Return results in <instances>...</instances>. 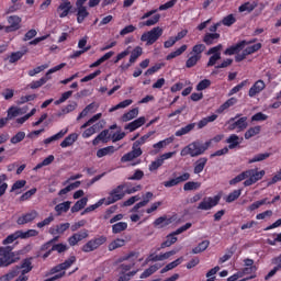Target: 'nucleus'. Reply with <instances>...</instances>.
Here are the masks:
<instances>
[{
	"mask_svg": "<svg viewBox=\"0 0 281 281\" xmlns=\"http://www.w3.org/2000/svg\"><path fill=\"white\" fill-rule=\"evenodd\" d=\"M212 146V140H206L204 144H201L199 142H193L181 149L180 156L181 157H199L201 155L205 154V150Z\"/></svg>",
	"mask_w": 281,
	"mask_h": 281,
	"instance_id": "nucleus-1",
	"label": "nucleus"
},
{
	"mask_svg": "<svg viewBox=\"0 0 281 281\" xmlns=\"http://www.w3.org/2000/svg\"><path fill=\"white\" fill-rule=\"evenodd\" d=\"M226 124L228 125V131H236V133H243V131L247 130V126H249L247 116H243V114H236L234 117H231Z\"/></svg>",
	"mask_w": 281,
	"mask_h": 281,
	"instance_id": "nucleus-2",
	"label": "nucleus"
},
{
	"mask_svg": "<svg viewBox=\"0 0 281 281\" xmlns=\"http://www.w3.org/2000/svg\"><path fill=\"white\" fill-rule=\"evenodd\" d=\"M164 34V29L156 26L150 31H147L142 34L140 41L142 43H146L147 46L155 45L159 38H161Z\"/></svg>",
	"mask_w": 281,
	"mask_h": 281,
	"instance_id": "nucleus-3",
	"label": "nucleus"
},
{
	"mask_svg": "<svg viewBox=\"0 0 281 281\" xmlns=\"http://www.w3.org/2000/svg\"><path fill=\"white\" fill-rule=\"evenodd\" d=\"M128 187V182H123L122 184H119L116 188H114L105 202V205H113V203H117V201H122L124 196H126V191H124L125 188Z\"/></svg>",
	"mask_w": 281,
	"mask_h": 281,
	"instance_id": "nucleus-4",
	"label": "nucleus"
},
{
	"mask_svg": "<svg viewBox=\"0 0 281 281\" xmlns=\"http://www.w3.org/2000/svg\"><path fill=\"white\" fill-rule=\"evenodd\" d=\"M0 260L3 262V267H10L21 259V256L16 251H12V248H0Z\"/></svg>",
	"mask_w": 281,
	"mask_h": 281,
	"instance_id": "nucleus-5",
	"label": "nucleus"
},
{
	"mask_svg": "<svg viewBox=\"0 0 281 281\" xmlns=\"http://www.w3.org/2000/svg\"><path fill=\"white\" fill-rule=\"evenodd\" d=\"M158 10L157 9H153L150 11H147L146 13H144L140 18L142 21L148 19L145 22H142L140 25L143 27H153V25H157V23L160 21L161 19V14L157 13ZM151 16V18H150Z\"/></svg>",
	"mask_w": 281,
	"mask_h": 281,
	"instance_id": "nucleus-6",
	"label": "nucleus"
},
{
	"mask_svg": "<svg viewBox=\"0 0 281 281\" xmlns=\"http://www.w3.org/2000/svg\"><path fill=\"white\" fill-rule=\"evenodd\" d=\"M190 227H192V223H187L180 226L178 229L166 237V240L161 244V247H172V245L177 243V236H179V234H183V232H188Z\"/></svg>",
	"mask_w": 281,
	"mask_h": 281,
	"instance_id": "nucleus-7",
	"label": "nucleus"
},
{
	"mask_svg": "<svg viewBox=\"0 0 281 281\" xmlns=\"http://www.w3.org/2000/svg\"><path fill=\"white\" fill-rule=\"evenodd\" d=\"M265 170L258 171V169H249L246 170V180L244 181L245 188H249V186H254V183H258L262 177H265Z\"/></svg>",
	"mask_w": 281,
	"mask_h": 281,
	"instance_id": "nucleus-8",
	"label": "nucleus"
},
{
	"mask_svg": "<svg viewBox=\"0 0 281 281\" xmlns=\"http://www.w3.org/2000/svg\"><path fill=\"white\" fill-rule=\"evenodd\" d=\"M221 203V194H217L215 196H206L201 201L198 205V210H212V207H216Z\"/></svg>",
	"mask_w": 281,
	"mask_h": 281,
	"instance_id": "nucleus-9",
	"label": "nucleus"
},
{
	"mask_svg": "<svg viewBox=\"0 0 281 281\" xmlns=\"http://www.w3.org/2000/svg\"><path fill=\"white\" fill-rule=\"evenodd\" d=\"M74 10V4L69 0H61L60 4L57 8V14L59 19H65L69 16V13Z\"/></svg>",
	"mask_w": 281,
	"mask_h": 281,
	"instance_id": "nucleus-10",
	"label": "nucleus"
},
{
	"mask_svg": "<svg viewBox=\"0 0 281 281\" xmlns=\"http://www.w3.org/2000/svg\"><path fill=\"white\" fill-rule=\"evenodd\" d=\"M85 238H89V231L82 229L78 233H75L72 236L68 238V243L70 247H76L78 243L85 240Z\"/></svg>",
	"mask_w": 281,
	"mask_h": 281,
	"instance_id": "nucleus-11",
	"label": "nucleus"
},
{
	"mask_svg": "<svg viewBox=\"0 0 281 281\" xmlns=\"http://www.w3.org/2000/svg\"><path fill=\"white\" fill-rule=\"evenodd\" d=\"M9 26H5V32H16L21 30V16L19 15H11L7 19Z\"/></svg>",
	"mask_w": 281,
	"mask_h": 281,
	"instance_id": "nucleus-12",
	"label": "nucleus"
},
{
	"mask_svg": "<svg viewBox=\"0 0 281 281\" xmlns=\"http://www.w3.org/2000/svg\"><path fill=\"white\" fill-rule=\"evenodd\" d=\"M142 155H143L142 148H136L133 145L132 150L127 154H124L121 157V164H127V161H133V159H137V157H142Z\"/></svg>",
	"mask_w": 281,
	"mask_h": 281,
	"instance_id": "nucleus-13",
	"label": "nucleus"
},
{
	"mask_svg": "<svg viewBox=\"0 0 281 281\" xmlns=\"http://www.w3.org/2000/svg\"><path fill=\"white\" fill-rule=\"evenodd\" d=\"M247 47V41L243 40L238 42L235 45H232L231 47L226 48L224 50L225 56H234V54H240V52L244 50V48Z\"/></svg>",
	"mask_w": 281,
	"mask_h": 281,
	"instance_id": "nucleus-14",
	"label": "nucleus"
},
{
	"mask_svg": "<svg viewBox=\"0 0 281 281\" xmlns=\"http://www.w3.org/2000/svg\"><path fill=\"white\" fill-rule=\"evenodd\" d=\"M190 179V173L189 172H184L181 176L177 177V178H172L168 181L164 182L165 188H175V186H179V183H183L186 181H189Z\"/></svg>",
	"mask_w": 281,
	"mask_h": 281,
	"instance_id": "nucleus-15",
	"label": "nucleus"
},
{
	"mask_svg": "<svg viewBox=\"0 0 281 281\" xmlns=\"http://www.w3.org/2000/svg\"><path fill=\"white\" fill-rule=\"evenodd\" d=\"M35 218H38V212L36 210H32L31 212L20 216L16 220V223L18 225H27V223H32Z\"/></svg>",
	"mask_w": 281,
	"mask_h": 281,
	"instance_id": "nucleus-16",
	"label": "nucleus"
},
{
	"mask_svg": "<svg viewBox=\"0 0 281 281\" xmlns=\"http://www.w3.org/2000/svg\"><path fill=\"white\" fill-rule=\"evenodd\" d=\"M266 87L267 85L262 79L257 80L248 91L249 98H256L258 93H260L261 91H265Z\"/></svg>",
	"mask_w": 281,
	"mask_h": 281,
	"instance_id": "nucleus-17",
	"label": "nucleus"
},
{
	"mask_svg": "<svg viewBox=\"0 0 281 281\" xmlns=\"http://www.w3.org/2000/svg\"><path fill=\"white\" fill-rule=\"evenodd\" d=\"M145 124H146V117L139 116L138 119L125 125V131H130V133H133L137 131V128H142V126H144Z\"/></svg>",
	"mask_w": 281,
	"mask_h": 281,
	"instance_id": "nucleus-18",
	"label": "nucleus"
},
{
	"mask_svg": "<svg viewBox=\"0 0 281 281\" xmlns=\"http://www.w3.org/2000/svg\"><path fill=\"white\" fill-rule=\"evenodd\" d=\"M220 40V33H205L202 38V42L210 47V45H216V43H218Z\"/></svg>",
	"mask_w": 281,
	"mask_h": 281,
	"instance_id": "nucleus-19",
	"label": "nucleus"
},
{
	"mask_svg": "<svg viewBox=\"0 0 281 281\" xmlns=\"http://www.w3.org/2000/svg\"><path fill=\"white\" fill-rule=\"evenodd\" d=\"M22 269V276H25V273H30L32 270V259H24L21 266H15L13 268V271H18V276L21 273Z\"/></svg>",
	"mask_w": 281,
	"mask_h": 281,
	"instance_id": "nucleus-20",
	"label": "nucleus"
},
{
	"mask_svg": "<svg viewBox=\"0 0 281 281\" xmlns=\"http://www.w3.org/2000/svg\"><path fill=\"white\" fill-rule=\"evenodd\" d=\"M175 254H177V250L167 251V252L160 254V255L151 254L148 257V260L151 262H159L161 260H168V258H170L171 256H175Z\"/></svg>",
	"mask_w": 281,
	"mask_h": 281,
	"instance_id": "nucleus-21",
	"label": "nucleus"
},
{
	"mask_svg": "<svg viewBox=\"0 0 281 281\" xmlns=\"http://www.w3.org/2000/svg\"><path fill=\"white\" fill-rule=\"evenodd\" d=\"M101 128H104L102 121H100L97 124L92 125L91 127L87 128L82 133L83 139H89V137H91V135H95V133H98V131H100Z\"/></svg>",
	"mask_w": 281,
	"mask_h": 281,
	"instance_id": "nucleus-22",
	"label": "nucleus"
},
{
	"mask_svg": "<svg viewBox=\"0 0 281 281\" xmlns=\"http://www.w3.org/2000/svg\"><path fill=\"white\" fill-rule=\"evenodd\" d=\"M205 166H207V157H201L199 158L193 166V172L194 175H201L203 170H205Z\"/></svg>",
	"mask_w": 281,
	"mask_h": 281,
	"instance_id": "nucleus-23",
	"label": "nucleus"
},
{
	"mask_svg": "<svg viewBox=\"0 0 281 281\" xmlns=\"http://www.w3.org/2000/svg\"><path fill=\"white\" fill-rule=\"evenodd\" d=\"M27 52H29L27 47H24L21 50L11 53V55L9 56L10 65H14V63H19V60H21V58H23L25 54H27Z\"/></svg>",
	"mask_w": 281,
	"mask_h": 281,
	"instance_id": "nucleus-24",
	"label": "nucleus"
},
{
	"mask_svg": "<svg viewBox=\"0 0 281 281\" xmlns=\"http://www.w3.org/2000/svg\"><path fill=\"white\" fill-rule=\"evenodd\" d=\"M66 133H69V130L68 128H63L57 134H55V135H53L48 138H45L43 140V143L45 144V146H49V144H52V142H58V139H63V137H65Z\"/></svg>",
	"mask_w": 281,
	"mask_h": 281,
	"instance_id": "nucleus-25",
	"label": "nucleus"
},
{
	"mask_svg": "<svg viewBox=\"0 0 281 281\" xmlns=\"http://www.w3.org/2000/svg\"><path fill=\"white\" fill-rule=\"evenodd\" d=\"M76 142H78V133H71L60 143V147L69 148V146H74Z\"/></svg>",
	"mask_w": 281,
	"mask_h": 281,
	"instance_id": "nucleus-26",
	"label": "nucleus"
},
{
	"mask_svg": "<svg viewBox=\"0 0 281 281\" xmlns=\"http://www.w3.org/2000/svg\"><path fill=\"white\" fill-rule=\"evenodd\" d=\"M196 127V123H189L188 125L181 127L180 130H177L175 133L176 137H183V135H188L189 133H192L194 128Z\"/></svg>",
	"mask_w": 281,
	"mask_h": 281,
	"instance_id": "nucleus-27",
	"label": "nucleus"
},
{
	"mask_svg": "<svg viewBox=\"0 0 281 281\" xmlns=\"http://www.w3.org/2000/svg\"><path fill=\"white\" fill-rule=\"evenodd\" d=\"M216 120H218V115L212 114L210 116H205V117L201 119L195 125H198L199 131H201V128H205V126H207V124H210L212 122H216Z\"/></svg>",
	"mask_w": 281,
	"mask_h": 281,
	"instance_id": "nucleus-28",
	"label": "nucleus"
},
{
	"mask_svg": "<svg viewBox=\"0 0 281 281\" xmlns=\"http://www.w3.org/2000/svg\"><path fill=\"white\" fill-rule=\"evenodd\" d=\"M106 243V236L99 235L94 237L93 239L89 240L85 247H100Z\"/></svg>",
	"mask_w": 281,
	"mask_h": 281,
	"instance_id": "nucleus-29",
	"label": "nucleus"
},
{
	"mask_svg": "<svg viewBox=\"0 0 281 281\" xmlns=\"http://www.w3.org/2000/svg\"><path fill=\"white\" fill-rule=\"evenodd\" d=\"M87 203H89V198H81L78 200L71 207V213L76 214V212H80V210H85L87 207Z\"/></svg>",
	"mask_w": 281,
	"mask_h": 281,
	"instance_id": "nucleus-30",
	"label": "nucleus"
},
{
	"mask_svg": "<svg viewBox=\"0 0 281 281\" xmlns=\"http://www.w3.org/2000/svg\"><path fill=\"white\" fill-rule=\"evenodd\" d=\"M89 16V11H87V7L77 5V23H85V19Z\"/></svg>",
	"mask_w": 281,
	"mask_h": 281,
	"instance_id": "nucleus-31",
	"label": "nucleus"
},
{
	"mask_svg": "<svg viewBox=\"0 0 281 281\" xmlns=\"http://www.w3.org/2000/svg\"><path fill=\"white\" fill-rule=\"evenodd\" d=\"M114 55H115V52H113V50L105 53L101 58H99L97 61H94L90 65V69L100 67V65H102V63H106V60H109Z\"/></svg>",
	"mask_w": 281,
	"mask_h": 281,
	"instance_id": "nucleus-32",
	"label": "nucleus"
},
{
	"mask_svg": "<svg viewBox=\"0 0 281 281\" xmlns=\"http://www.w3.org/2000/svg\"><path fill=\"white\" fill-rule=\"evenodd\" d=\"M237 102H238V99H236L234 97L226 100L222 105H220V108L216 110V113L221 114V113L227 111V109L234 106V104H236Z\"/></svg>",
	"mask_w": 281,
	"mask_h": 281,
	"instance_id": "nucleus-33",
	"label": "nucleus"
},
{
	"mask_svg": "<svg viewBox=\"0 0 281 281\" xmlns=\"http://www.w3.org/2000/svg\"><path fill=\"white\" fill-rule=\"evenodd\" d=\"M104 201H106V199H100L97 203L87 206L82 212H81V216H85V214H89L91 212H94V210H98V207H102V205H104Z\"/></svg>",
	"mask_w": 281,
	"mask_h": 281,
	"instance_id": "nucleus-34",
	"label": "nucleus"
},
{
	"mask_svg": "<svg viewBox=\"0 0 281 281\" xmlns=\"http://www.w3.org/2000/svg\"><path fill=\"white\" fill-rule=\"evenodd\" d=\"M260 131H262V127L260 125L250 127L246 131L244 134L245 139H251V137H256V135H260Z\"/></svg>",
	"mask_w": 281,
	"mask_h": 281,
	"instance_id": "nucleus-35",
	"label": "nucleus"
},
{
	"mask_svg": "<svg viewBox=\"0 0 281 281\" xmlns=\"http://www.w3.org/2000/svg\"><path fill=\"white\" fill-rule=\"evenodd\" d=\"M70 207H71V201H66V202L57 204L55 206L57 216H60V214H63V212H65V213L69 212Z\"/></svg>",
	"mask_w": 281,
	"mask_h": 281,
	"instance_id": "nucleus-36",
	"label": "nucleus"
},
{
	"mask_svg": "<svg viewBox=\"0 0 281 281\" xmlns=\"http://www.w3.org/2000/svg\"><path fill=\"white\" fill-rule=\"evenodd\" d=\"M115 146H108V147H103V148H100L98 151H97V157L99 159H102V157H106V155H113V153H115Z\"/></svg>",
	"mask_w": 281,
	"mask_h": 281,
	"instance_id": "nucleus-37",
	"label": "nucleus"
},
{
	"mask_svg": "<svg viewBox=\"0 0 281 281\" xmlns=\"http://www.w3.org/2000/svg\"><path fill=\"white\" fill-rule=\"evenodd\" d=\"M183 262V257L176 259L175 261L168 263L165 268L161 269L160 273H168V271H172V269L179 267Z\"/></svg>",
	"mask_w": 281,
	"mask_h": 281,
	"instance_id": "nucleus-38",
	"label": "nucleus"
},
{
	"mask_svg": "<svg viewBox=\"0 0 281 281\" xmlns=\"http://www.w3.org/2000/svg\"><path fill=\"white\" fill-rule=\"evenodd\" d=\"M137 115H139V109L134 108V109L130 110L127 113L123 114L122 121L131 122V120H135V117H137Z\"/></svg>",
	"mask_w": 281,
	"mask_h": 281,
	"instance_id": "nucleus-39",
	"label": "nucleus"
},
{
	"mask_svg": "<svg viewBox=\"0 0 281 281\" xmlns=\"http://www.w3.org/2000/svg\"><path fill=\"white\" fill-rule=\"evenodd\" d=\"M238 139H239L238 135L232 134V135L226 139V144H229L227 148H228L229 150H234V148H236L237 146L240 145V142H239Z\"/></svg>",
	"mask_w": 281,
	"mask_h": 281,
	"instance_id": "nucleus-40",
	"label": "nucleus"
},
{
	"mask_svg": "<svg viewBox=\"0 0 281 281\" xmlns=\"http://www.w3.org/2000/svg\"><path fill=\"white\" fill-rule=\"evenodd\" d=\"M130 63H136L137 58L144 54V49L140 46H136L132 52L130 50Z\"/></svg>",
	"mask_w": 281,
	"mask_h": 281,
	"instance_id": "nucleus-41",
	"label": "nucleus"
},
{
	"mask_svg": "<svg viewBox=\"0 0 281 281\" xmlns=\"http://www.w3.org/2000/svg\"><path fill=\"white\" fill-rule=\"evenodd\" d=\"M151 135H155V132H149V133L145 134L144 136H142L138 140L133 143V147L142 148V146H144V144L147 143L148 139H150Z\"/></svg>",
	"mask_w": 281,
	"mask_h": 281,
	"instance_id": "nucleus-42",
	"label": "nucleus"
},
{
	"mask_svg": "<svg viewBox=\"0 0 281 281\" xmlns=\"http://www.w3.org/2000/svg\"><path fill=\"white\" fill-rule=\"evenodd\" d=\"M125 229H128V223L119 222L112 226V234H122Z\"/></svg>",
	"mask_w": 281,
	"mask_h": 281,
	"instance_id": "nucleus-43",
	"label": "nucleus"
},
{
	"mask_svg": "<svg viewBox=\"0 0 281 281\" xmlns=\"http://www.w3.org/2000/svg\"><path fill=\"white\" fill-rule=\"evenodd\" d=\"M187 49H188V45L183 44L178 49L167 55L166 60H172V58H177V56H181V54H183V52H186Z\"/></svg>",
	"mask_w": 281,
	"mask_h": 281,
	"instance_id": "nucleus-44",
	"label": "nucleus"
},
{
	"mask_svg": "<svg viewBox=\"0 0 281 281\" xmlns=\"http://www.w3.org/2000/svg\"><path fill=\"white\" fill-rule=\"evenodd\" d=\"M260 49H262V43H257L244 48V52L246 56H251V54H256V52H260Z\"/></svg>",
	"mask_w": 281,
	"mask_h": 281,
	"instance_id": "nucleus-45",
	"label": "nucleus"
},
{
	"mask_svg": "<svg viewBox=\"0 0 281 281\" xmlns=\"http://www.w3.org/2000/svg\"><path fill=\"white\" fill-rule=\"evenodd\" d=\"M65 65H66L65 63H61V64H59V65H57V66L50 68V69L46 72L45 77H42V79H45L46 82H47L48 80H52V74H56V71H60V69H63V68L65 67Z\"/></svg>",
	"mask_w": 281,
	"mask_h": 281,
	"instance_id": "nucleus-46",
	"label": "nucleus"
},
{
	"mask_svg": "<svg viewBox=\"0 0 281 281\" xmlns=\"http://www.w3.org/2000/svg\"><path fill=\"white\" fill-rule=\"evenodd\" d=\"M54 159H55L54 155L47 156L42 162L37 164L33 168V170H35V171L41 170V168H44V166H49V165L54 164Z\"/></svg>",
	"mask_w": 281,
	"mask_h": 281,
	"instance_id": "nucleus-47",
	"label": "nucleus"
},
{
	"mask_svg": "<svg viewBox=\"0 0 281 281\" xmlns=\"http://www.w3.org/2000/svg\"><path fill=\"white\" fill-rule=\"evenodd\" d=\"M240 194H243V189L234 190L226 196V203H234V201L240 198Z\"/></svg>",
	"mask_w": 281,
	"mask_h": 281,
	"instance_id": "nucleus-48",
	"label": "nucleus"
},
{
	"mask_svg": "<svg viewBox=\"0 0 281 281\" xmlns=\"http://www.w3.org/2000/svg\"><path fill=\"white\" fill-rule=\"evenodd\" d=\"M69 227H71V224H69V222L64 223V224H58V225L52 231V234H65V232H67V229H69Z\"/></svg>",
	"mask_w": 281,
	"mask_h": 281,
	"instance_id": "nucleus-49",
	"label": "nucleus"
},
{
	"mask_svg": "<svg viewBox=\"0 0 281 281\" xmlns=\"http://www.w3.org/2000/svg\"><path fill=\"white\" fill-rule=\"evenodd\" d=\"M131 104H133L132 99L121 101L119 104H116L110 109V113H113V111H117L119 109H126V106H131Z\"/></svg>",
	"mask_w": 281,
	"mask_h": 281,
	"instance_id": "nucleus-50",
	"label": "nucleus"
},
{
	"mask_svg": "<svg viewBox=\"0 0 281 281\" xmlns=\"http://www.w3.org/2000/svg\"><path fill=\"white\" fill-rule=\"evenodd\" d=\"M270 157H271V153L257 154L249 160V164L265 161V159H269Z\"/></svg>",
	"mask_w": 281,
	"mask_h": 281,
	"instance_id": "nucleus-51",
	"label": "nucleus"
},
{
	"mask_svg": "<svg viewBox=\"0 0 281 281\" xmlns=\"http://www.w3.org/2000/svg\"><path fill=\"white\" fill-rule=\"evenodd\" d=\"M19 238H21V235L19 231H16L13 234L8 235L7 238L3 239L2 245H12V243H14V240H19Z\"/></svg>",
	"mask_w": 281,
	"mask_h": 281,
	"instance_id": "nucleus-52",
	"label": "nucleus"
},
{
	"mask_svg": "<svg viewBox=\"0 0 281 281\" xmlns=\"http://www.w3.org/2000/svg\"><path fill=\"white\" fill-rule=\"evenodd\" d=\"M199 60H201V56H195L192 55L191 57H189L186 61V67L187 69H192V67H196V64L199 63Z\"/></svg>",
	"mask_w": 281,
	"mask_h": 281,
	"instance_id": "nucleus-53",
	"label": "nucleus"
},
{
	"mask_svg": "<svg viewBox=\"0 0 281 281\" xmlns=\"http://www.w3.org/2000/svg\"><path fill=\"white\" fill-rule=\"evenodd\" d=\"M156 271H159V265H154V266L149 267L148 269H146L140 274V279L144 280L145 278H150V276H153V273H155Z\"/></svg>",
	"mask_w": 281,
	"mask_h": 281,
	"instance_id": "nucleus-54",
	"label": "nucleus"
},
{
	"mask_svg": "<svg viewBox=\"0 0 281 281\" xmlns=\"http://www.w3.org/2000/svg\"><path fill=\"white\" fill-rule=\"evenodd\" d=\"M167 225H170V220L166 216H160L154 222L155 227H167Z\"/></svg>",
	"mask_w": 281,
	"mask_h": 281,
	"instance_id": "nucleus-55",
	"label": "nucleus"
},
{
	"mask_svg": "<svg viewBox=\"0 0 281 281\" xmlns=\"http://www.w3.org/2000/svg\"><path fill=\"white\" fill-rule=\"evenodd\" d=\"M161 166H164V159H160L158 157L156 160L150 162L148 170H149V172H155V170H159V168H161Z\"/></svg>",
	"mask_w": 281,
	"mask_h": 281,
	"instance_id": "nucleus-56",
	"label": "nucleus"
},
{
	"mask_svg": "<svg viewBox=\"0 0 281 281\" xmlns=\"http://www.w3.org/2000/svg\"><path fill=\"white\" fill-rule=\"evenodd\" d=\"M45 69H49V64H44L41 66H37L36 68L29 70V76L31 78H34L37 74H41V71H45Z\"/></svg>",
	"mask_w": 281,
	"mask_h": 281,
	"instance_id": "nucleus-57",
	"label": "nucleus"
},
{
	"mask_svg": "<svg viewBox=\"0 0 281 281\" xmlns=\"http://www.w3.org/2000/svg\"><path fill=\"white\" fill-rule=\"evenodd\" d=\"M234 23H236V16H234V14H228L222 19V25L226 27H232Z\"/></svg>",
	"mask_w": 281,
	"mask_h": 281,
	"instance_id": "nucleus-58",
	"label": "nucleus"
},
{
	"mask_svg": "<svg viewBox=\"0 0 281 281\" xmlns=\"http://www.w3.org/2000/svg\"><path fill=\"white\" fill-rule=\"evenodd\" d=\"M201 188L200 182L189 181L186 182L183 186L184 192L191 191V190H199Z\"/></svg>",
	"mask_w": 281,
	"mask_h": 281,
	"instance_id": "nucleus-59",
	"label": "nucleus"
},
{
	"mask_svg": "<svg viewBox=\"0 0 281 281\" xmlns=\"http://www.w3.org/2000/svg\"><path fill=\"white\" fill-rule=\"evenodd\" d=\"M20 234V238H32L34 236H38V231L36 229H29L26 232L18 231Z\"/></svg>",
	"mask_w": 281,
	"mask_h": 281,
	"instance_id": "nucleus-60",
	"label": "nucleus"
},
{
	"mask_svg": "<svg viewBox=\"0 0 281 281\" xmlns=\"http://www.w3.org/2000/svg\"><path fill=\"white\" fill-rule=\"evenodd\" d=\"M25 139V132H18L14 136L11 137V144H21Z\"/></svg>",
	"mask_w": 281,
	"mask_h": 281,
	"instance_id": "nucleus-61",
	"label": "nucleus"
},
{
	"mask_svg": "<svg viewBox=\"0 0 281 281\" xmlns=\"http://www.w3.org/2000/svg\"><path fill=\"white\" fill-rule=\"evenodd\" d=\"M169 144H172V138H166L164 140H159L158 143L153 145V148L161 150V148H166Z\"/></svg>",
	"mask_w": 281,
	"mask_h": 281,
	"instance_id": "nucleus-62",
	"label": "nucleus"
},
{
	"mask_svg": "<svg viewBox=\"0 0 281 281\" xmlns=\"http://www.w3.org/2000/svg\"><path fill=\"white\" fill-rule=\"evenodd\" d=\"M268 245L276 246L278 243H281V233L273 234L272 237L267 239Z\"/></svg>",
	"mask_w": 281,
	"mask_h": 281,
	"instance_id": "nucleus-63",
	"label": "nucleus"
},
{
	"mask_svg": "<svg viewBox=\"0 0 281 281\" xmlns=\"http://www.w3.org/2000/svg\"><path fill=\"white\" fill-rule=\"evenodd\" d=\"M202 52H205L204 44H196L192 47L191 54H194L193 56H201Z\"/></svg>",
	"mask_w": 281,
	"mask_h": 281,
	"instance_id": "nucleus-64",
	"label": "nucleus"
}]
</instances>
